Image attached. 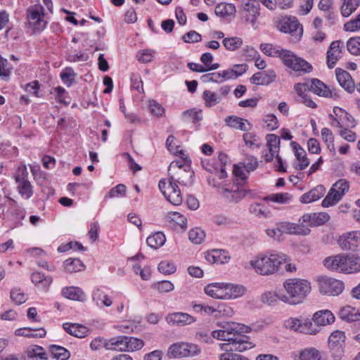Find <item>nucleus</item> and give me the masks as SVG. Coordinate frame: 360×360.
<instances>
[{
  "instance_id": "nucleus-58",
  "label": "nucleus",
  "mask_w": 360,
  "mask_h": 360,
  "mask_svg": "<svg viewBox=\"0 0 360 360\" xmlns=\"http://www.w3.org/2000/svg\"><path fill=\"white\" fill-rule=\"evenodd\" d=\"M348 51L354 56H360V37H352L347 41Z\"/></svg>"
},
{
  "instance_id": "nucleus-62",
  "label": "nucleus",
  "mask_w": 360,
  "mask_h": 360,
  "mask_svg": "<svg viewBox=\"0 0 360 360\" xmlns=\"http://www.w3.org/2000/svg\"><path fill=\"white\" fill-rule=\"evenodd\" d=\"M320 358L319 352L314 348L304 349L300 354V360H320Z\"/></svg>"
},
{
  "instance_id": "nucleus-31",
  "label": "nucleus",
  "mask_w": 360,
  "mask_h": 360,
  "mask_svg": "<svg viewBox=\"0 0 360 360\" xmlns=\"http://www.w3.org/2000/svg\"><path fill=\"white\" fill-rule=\"evenodd\" d=\"M224 290L226 300L238 298L246 292V289L243 285L229 283H225Z\"/></svg>"
},
{
  "instance_id": "nucleus-43",
  "label": "nucleus",
  "mask_w": 360,
  "mask_h": 360,
  "mask_svg": "<svg viewBox=\"0 0 360 360\" xmlns=\"http://www.w3.org/2000/svg\"><path fill=\"white\" fill-rule=\"evenodd\" d=\"M31 281L35 285L46 288L52 283V278L51 276H46L41 272H34L31 275Z\"/></svg>"
},
{
  "instance_id": "nucleus-15",
  "label": "nucleus",
  "mask_w": 360,
  "mask_h": 360,
  "mask_svg": "<svg viewBox=\"0 0 360 360\" xmlns=\"http://www.w3.org/2000/svg\"><path fill=\"white\" fill-rule=\"evenodd\" d=\"M167 322L172 326H184L195 321V319L187 313L174 312L166 316Z\"/></svg>"
},
{
  "instance_id": "nucleus-24",
  "label": "nucleus",
  "mask_w": 360,
  "mask_h": 360,
  "mask_svg": "<svg viewBox=\"0 0 360 360\" xmlns=\"http://www.w3.org/2000/svg\"><path fill=\"white\" fill-rule=\"evenodd\" d=\"M165 221L175 228L179 227L183 231L187 228V219L177 212H169L165 216Z\"/></svg>"
},
{
  "instance_id": "nucleus-55",
  "label": "nucleus",
  "mask_w": 360,
  "mask_h": 360,
  "mask_svg": "<svg viewBox=\"0 0 360 360\" xmlns=\"http://www.w3.org/2000/svg\"><path fill=\"white\" fill-rule=\"evenodd\" d=\"M292 199V195L288 193H273L265 198V200H270L274 202L285 204L290 202Z\"/></svg>"
},
{
  "instance_id": "nucleus-2",
  "label": "nucleus",
  "mask_w": 360,
  "mask_h": 360,
  "mask_svg": "<svg viewBox=\"0 0 360 360\" xmlns=\"http://www.w3.org/2000/svg\"><path fill=\"white\" fill-rule=\"evenodd\" d=\"M283 288L287 294L281 297V301L290 304L302 303L311 290L309 281L299 278L285 280Z\"/></svg>"
},
{
  "instance_id": "nucleus-6",
  "label": "nucleus",
  "mask_w": 360,
  "mask_h": 360,
  "mask_svg": "<svg viewBox=\"0 0 360 360\" xmlns=\"http://www.w3.org/2000/svg\"><path fill=\"white\" fill-rule=\"evenodd\" d=\"M173 180H174V176H170L168 183L160 180L158 186L165 198L171 204L179 205L183 202V197L179 186Z\"/></svg>"
},
{
  "instance_id": "nucleus-59",
  "label": "nucleus",
  "mask_w": 360,
  "mask_h": 360,
  "mask_svg": "<svg viewBox=\"0 0 360 360\" xmlns=\"http://www.w3.org/2000/svg\"><path fill=\"white\" fill-rule=\"evenodd\" d=\"M341 197L337 194L332 188L330 189L328 193L322 201V206L328 207L338 203L340 200Z\"/></svg>"
},
{
  "instance_id": "nucleus-35",
  "label": "nucleus",
  "mask_w": 360,
  "mask_h": 360,
  "mask_svg": "<svg viewBox=\"0 0 360 360\" xmlns=\"http://www.w3.org/2000/svg\"><path fill=\"white\" fill-rule=\"evenodd\" d=\"M313 320L319 326H326L335 321V316L329 310H321L314 314Z\"/></svg>"
},
{
  "instance_id": "nucleus-8",
  "label": "nucleus",
  "mask_w": 360,
  "mask_h": 360,
  "mask_svg": "<svg viewBox=\"0 0 360 360\" xmlns=\"http://www.w3.org/2000/svg\"><path fill=\"white\" fill-rule=\"evenodd\" d=\"M17 184V190L21 197L28 200L33 195V186L28 180V172L25 165L19 167L14 176Z\"/></svg>"
},
{
  "instance_id": "nucleus-25",
  "label": "nucleus",
  "mask_w": 360,
  "mask_h": 360,
  "mask_svg": "<svg viewBox=\"0 0 360 360\" xmlns=\"http://www.w3.org/2000/svg\"><path fill=\"white\" fill-rule=\"evenodd\" d=\"M225 283H212L205 287V292L215 299L226 300Z\"/></svg>"
},
{
  "instance_id": "nucleus-40",
  "label": "nucleus",
  "mask_w": 360,
  "mask_h": 360,
  "mask_svg": "<svg viewBox=\"0 0 360 360\" xmlns=\"http://www.w3.org/2000/svg\"><path fill=\"white\" fill-rule=\"evenodd\" d=\"M92 298L96 304L101 307H110L112 304L110 297L105 294L100 288H96L92 294Z\"/></svg>"
},
{
  "instance_id": "nucleus-23",
  "label": "nucleus",
  "mask_w": 360,
  "mask_h": 360,
  "mask_svg": "<svg viewBox=\"0 0 360 360\" xmlns=\"http://www.w3.org/2000/svg\"><path fill=\"white\" fill-rule=\"evenodd\" d=\"M335 75L338 83L342 88L350 93L354 90V82L348 72L336 68Z\"/></svg>"
},
{
  "instance_id": "nucleus-53",
  "label": "nucleus",
  "mask_w": 360,
  "mask_h": 360,
  "mask_svg": "<svg viewBox=\"0 0 360 360\" xmlns=\"http://www.w3.org/2000/svg\"><path fill=\"white\" fill-rule=\"evenodd\" d=\"M126 348L125 352H134L141 349L144 342L139 338L126 336Z\"/></svg>"
},
{
  "instance_id": "nucleus-7",
  "label": "nucleus",
  "mask_w": 360,
  "mask_h": 360,
  "mask_svg": "<svg viewBox=\"0 0 360 360\" xmlns=\"http://www.w3.org/2000/svg\"><path fill=\"white\" fill-rule=\"evenodd\" d=\"M200 348L195 344L188 342H177L172 345L167 352L170 358H184L199 354Z\"/></svg>"
},
{
  "instance_id": "nucleus-56",
  "label": "nucleus",
  "mask_w": 360,
  "mask_h": 360,
  "mask_svg": "<svg viewBox=\"0 0 360 360\" xmlns=\"http://www.w3.org/2000/svg\"><path fill=\"white\" fill-rule=\"evenodd\" d=\"M76 75L72 68H66L61 72L60 78L65 84L70 86L75 82Z\"/></svg>"
},
{
  "instance_id": "nucleus-3",
  "label": "nucleus",
  "mask_w": 360,
  "mask_h": 360,
  "mask_svg": "<svg viewBox=\"0 0 360 360\" xmlns=\"http://www.w3.org/2000/svg\"><path fill=\"white\" fill-rule=\"evenodd\" d=\"M27 26L34 32H40L44 30L47 22L44 18V9L40 4L29 6L26 11Z\"/></svg>"
},
{
  "instance_id": "nucleus-33",
  "label": "nucleus",
  "mask_w": 360,
  "mask_h": 360,
  "mask_svg": "<svg viewBox=\"0 0 360 360\" xmlns=\"http://www.w3.org/2000/svg\"><path fill=\"white\" fill-rule=\"evenodd\" d=\"M126 336L121 335L105 340L103 344L106 349L125 352Z\"/></svg>"
},
{
  "instance_id": "nucleus-20",
  "label": "nucleus",
  "mask_w": 360,
  "mask_h": 360,
  "mask_svg": "<svg viewBox=\"0 0 360 360\" xmlns=\"http://www.w3.org/2000/svg\"><path fill=\"white\" fill-rule=\"evenodd\" d=\"M280 226L283 234L286 233L306 236L310 233V229L303 224L285 221L280 223Z\"/></svg>"
},
{
  "instance_id": "nucleus-27",
  "label": "nucleus",
  "mask_w": 360,
  "mask_h": 360,
  "mask_svg": "<svg viewBox=\"0 0 360 360\" xmlns=\"http://www.w3.org/2000/svg\"><path fill=\"white\" fill-rule=\"evenodd\" d=\"M63 328L68 334L79 338H85L89 334V329L78 323H65L63 324Z\"/></svg>"
},
{
  "instance_id": "nucleus-50",
  "label": "nucleus",
  "mask_w": 360,
  "mask_h": 360,
  "mask_svg": "<svg viewBox=\"0 0 360 360\" xmlns=\"http://www.w3.org/2000/svg\"><path fill=\"white\" fill-rule=\"evenodd\" d=\"M222 43L227 50L234 51L241 47L243 40L238 37H226L223 39Z\"/></svg>"
},
{
  "instance_id": "nucleus-49",
  "label": "nucleus",
  "mask_w": 360,
  "mask_h": 360,
  "mask_svg": "<svg viewBox=\"0 0 360 360\" xmlns=\"http://www.w3.org/2000/svg\"><path fill=\"white\" fill-rule=\"evenodd\" d=\"M202 98L205 101L206 107L211 108L221 101V97L214 91L210 90H205L202 93Z\"/></svg>"
},
{
  "instance_id": "nucleus-30",
  "label": "nucleus",
  "mask_w": 360,
  "mask_h": 360,
  "mask_svg": "<svg viewBox=\"0 0 360 360\" xmlns=\"http://www.w3.org/2000/svg\"><path fill=\"white\" fill-rule=\"evenodd\" d=\"M345 274L360 272V257L357 255L345 254Z\"/></svg>"
},
{
  "instance_id": "nucleus-26",
  "label": "nucleus",
  "mask_w": 360,
  "mask_h": 360,
  "mask_svg": "<svg viewBox=\"0 0 360 360\" xmlns=\"http://www.w3.org/2000/svg\"><path fill=\"white\" fill-rule=\"evenodd\" d=\"M325 193L326 189L324 186L322 185H318L309 192L304 193L300 197V200L302 203H310L321 198L324 195Z\"/></svg>"
},
{
  "instance_id": "nucleus-19",
  "label": "nucleus",
  "mask_w": 360,
  "mask_h": 360,
  "mask_svg": "<svg viewBox=\"0 0 360 360\" xmlns=\"http://www.w3.org/2000/svg\"><path fill=\"white\" fill-rule=\"evenodd\" d=\"M310 91L323 97L337 98L336 93H333L323 82L318 79H312L310 82Z\"/></svg>"
},
{
  "instance_id": "nucleus-54",
  "label": "nucleus",
  "mask_w": 360,
  "mask_h": 360,
  "mask_svg": "<svg viewBox=\"0 0 360 360\" xmlns=\"http://www.w3.org/2000/svg\"><path fill=\"white\" fill-rule=\"evenodd\" d=\"M50 351L53 357L57 360H68L70 355L68 350L60 346L52 345Z\"/></svg>"
},
{
  "instance_id": "nucleus-9",
  "label": "nucleus",
  "mask_w": 360,
  "mask_h": 360,
  "mask_svg": "<svg viewBox=\"0 0 360 360\" xmlns=\"http://www.w3.org/2000/svg\"><path fill=\"white\" fill-rule=\"evenodd\" d=\"M345 334L342 330H335L328 338V347L332 357L340 360L345 353Z\"/></svg>"
},
{
  "instance_id": "nucleus-1",
  "label": "nucleus",
  "mask_w": 360,
  "mask_h": 360,
  "mask_svg": "<svg viewBox=\"0 0 360 360\" xmlns=\"http://www.w3.org/2000/svg\"><path fill=\"white\" fill-rule=\"evenodd\" d=\"M288 257L281 252H266L260 254L252 259L250 266L255 272L263 276H269L276 274L280 269V266L286 262Z\"/></svg>"
},
{
  "instance_id": "nucleus-22",
  "label": "nucleus",
  "mask_w": 360,
  "mask_h": 360,
  "mask_svg": "<svg viewBox=\"0 0 360 360\" xmlns=\"http://www.w3.org/2000/svg\"><path fill=\"white\" fill-rule=\"evenodd\" d=\"M205 258L211 264H225L229 262L230 257L224 250L214 249L205 252Z\"/></svg>"
},
{
  "instance_id": "nucleus-57",
  "label": "nucleus",
  "mask_w": 360,
  "mask_h": 360,
  "mask_svg": "<svg viewBox=\"0 0 360 360\" xmlns=\"http://www.w3.org/2000/svg\"><path fill=\"white\" fill-rule=\"evenodd\" d=\"M205 237V231L200 228L192 229L188 232L189 240L195 244H200Z\"/></svg>"
},
{
  "instance_id": "nucleus-45",
  "label": "nucleus",
  "mask_w": 360,
  "mask_h": 360,
  "mask_svg": "<svg viewBox=\"0 0 360 360\" xmlns=\"http://www.w3.org/2000/svg\"><path fill=\"white\" fill-rule=\"evenodd\" d=\"M261 51L266 56L271 57H278L281 58V53L285 49H281L280 46H274L271 44H262L260 45Z\"/></svg>"
},
{
  "instance_id": "nucleus-5",
  "label": "nucleus",
  "mask_w": 360,
  "mask_h": 360,
  "mask_svg": "<svg viewBox=\"0 0 360 360\" xmlns=\"http://www.w3.org/2000/svg\"><path fill=\"white\" fill-rule=\"evenodd\" d=\"M276 27L279 31L290 34L295 41H299L303 34L302 26L295 17H283L277 21Z\"/></svg>"
},
{
  "instance_id": "nucleus-48",
  "label": "nucleus",
  "mask_w": 360,
  "mask_h": 360,
  "mask_svg": "<svg viewBox=\"0 0 360 360\" xmlns=\"http://www.w3.org/2000/svg\"><path fill=\"white\" fill-rule=\"evenodd\" d=\"M333 112L337 117H342L344 120V127H354L356 125L355 120L343 109L335 107Z\"/></svg>"
},
{
  "instance_id": "nucleus-51",
  "label": "nucleus",
  "mask_w": 360,
  "mask_h": 360,
  "mask_svg": "<svg viewBox=\"0 0 360 360\" xmlns=\"http://www.w3.org/2000/svg\"><path fill=\"white\" fill-rule=\"evenodd\" d=\"M243 139L245 145L251 149L259 148L261 146L260 139L253 133H245L243 136Z\"/></svg>"
},
{
  "instance_id": "nucleus-14",
  "label": "nucleus",
  "mask_w": 360,
  "mask_h": 360,
  "mask_svg": "<svg viewBox=\"0 0 360 360\" xmlns=\"http://www.w3.org/2000/svg\"><path fill=\"white\" fill-rule=\"evenodd\" d=\"M341 44H342L343 43L340 40H337L331 42L329 46L327 51L326 60L327 65L330 69L333 68L342 57L343 45L341 47Z\"/></svg>"
},
{
  "instance_id": "nucleus-21",
  "label": "nucleus",
  "mask_w": 360,
  "mask_h": 360,
  "mask_svg": "<svg viewBox=\"0 0 360 360\" xmlns=\"http://www.w3.org/2000/svg\"><path fill=\"white\" fill-rule=\"evenodd\" d=\"M285 325L286 328L295 332L311 333L310 326H312V323L309 321L303 322L301 319L297 318H290L285 321Z\"/></svg>"
},
{
  "instance_id": "nucleus-47",
  "label": "nucleus",
  "mask_w": 360,
  "mask_h": 360,
  "mask_svg": "<svg viewBox=\"0 0 360 360\" xmlns=\"http://www.w3.org/2000/svg\"><path fill=\"white\" fill-rule=\"evenodd\" d=\"M166 241L165 236L162 232H156L147 238V244L154 248L158 249L162 246Z\"/></svg>"
},
{
  "instance_id": "nucleus-13",
  "label": "nucleus",
  "mask_w": 360,
  "mask_h": 360,
  "mask_svg": "<svg viewBox=\"0 0 360 360\" xmlns=\"http://www.w3.org/2000/svg\"><path fill=\"white\" fill-rule=\"evenodd\" d=\"M338 244L343 250L355 251L360 248V231H351L341 236Z\"/></svg>"
},
{
  "instance_id": "nucleus-44",
  "label": "nucleus",
  "mask_w": 360,
  "mask_h": 360,
  "mask_svg": "<svg viewBox=\"0 0 360 360\" xmlns=\"http://www.w3.org/2000/svg\"><path fill=\"white\" fill-rule=\"evenodd\" d=\"M342 5L340 8V12L342 16L349 17L360 6V0H342Z\"/></svg>"
},
{
  "instance_id": "nucleus-18",
  "label": "nucleus",
  "mask_w": 360,
  "mask_h": 360,
  "mask_svg": "<svg viewBox=\"0 0 360 360\" xmlns=\"http://www.w3.org/2000/svg\"><path fill=\"white\" fill-rule=\"evenodd\" d=\"M276 77V74L273 70H267L263 72L255 73L250 78L252 84L255 85H268L272 83Z\"/></svg>"
},
{
  "instance_id": "nucleus-52",
  "label": "nucleus",
  "mask_w": 360,
  "mask_h": 360,
  "mask_svg": "<svg viewBox=\"0 0 360 360\" xmlns=\"http://www.w3.org/2000/svg\"><path fill=\"white\" fill-rule=\"evenodd\" d=\"M266 146L269 153H278L280 149V139L274 134H267L266 136Z\"/></svg>"
},
{
  "instance_id": "nucleus-42",
  "label": "nucleus",
  "mask_w": 360,
  "mask_h": 360,
  "mask_svg": "<svg viewBox=\"0 0 360 360\" xmlns=\"http://www.w3.org/2000/svg\"><path fill=\"white\" fill-rule=\"evenodd\" d=\"M236 7L232 4H219L216 6L214 13L217 16L225 18L235 15Z\"/></svg>"
},
{
  "instance_id": "nucleus-34",
  "label": "nucleus",
  "mask_w": 360,
  "mask_h": 360,
  "mask_svg": "<svg viewBox=\"0 0 360 360\" xmlns=\"http://www.w3.org/2000/svg\"><path fill=\"white\" fill-rule=\"evenodd\" d=\"M62 295L69 300L76 301H84L86 295L84 292L78 287L70 286L62 290Z\"/></svg>"
},
{
  "instance_id": "nucleus-64",
  "label": "nucleus",
  "mask_w": 360,
  "mask_h": 360,
  "mask_svg": "<svg viewBox=\"0 0 360 360\" xmlns=\"http://www.w3.org/2000/svg\"><path fill=\"white\" fill-rule=\"evenodd\" d=\"M243 167L248 172L255 171L259 166V161L257 158L252 156L247 155L243 162Z\"/></svg>"
},
{
  "instance_id": "nucleus-29",
  "label": "nucleus",
  "mask_w": 360,
  "mask_h": 360,
  "mask_svg": "<svg viewBox=\"0 0 360 360\" xmlns=\"http://www.w3.org/2000/svg\"><path fill=\"white\" fill-rule=\"evenodd\" d=\"M225 122L230 127L244 131H248L252 127V124L247 120L236 115L228 116L225 118Z\"/></svg>"
},
{
  "instance_id": "nucleus-63",
  "label": "nucleus",
  "mask_w": 360,
  "mask_h": 360,
  "mask_svg": "<svg viewBox=\"0 0 360 360\" xmlns=\"http://www.w3.org/2000/svg\"><path fill=\"white\" fill-rule=\"evenodd\" d=\"M321 137L323 141L327 144L328 148L330 150L335 151L334 137L332 131L327 127L323 128L321 129Z\"/></svg>"
},
{
  "instance_id": "nucleus-37",
  "label": "nucleus",
  "mask_w": 360,
  "mask_h": 360,
  "mask_svg": "<svg viewBox=\"0 0 360 360\" xmlns=\"http://www.w3.org/2000/svg\"><path fill=\"white\" fill-rule=\"evenodd\" d=\"M339 317L348 322H354L360 320V313L355 308L350 306L342 307L339 311Z\"/></svg>"
},
{
  "instance_id": "nucleus-46",
  "label": "nucleus",
  "mask_w": 360,
  "mask_h": 360,
  "mask_svg": "<svg viewBox=\"0 0 360 360\" xmlns=\"http://www.w3.org/2000/svg\"><path fill=\"white\" fill-rule=\"evenodd\" d=\"M63 266L66 272L72 274L82 271L84 266L80 259L70 258L64 262Z\"/></svg>"
},
{
  "instance_id": "nucleus-60",
  "label": "nucleus",
  "mask_w": 360,
  "mask_h": 360,
  "mask_svg": "<svg viewBox=\"0 0 360 360\" xmlns=\"http://www.w3.org/2000/svg\"><path fill=\"white\" fill-rule=\"evenodd\" d=\"M13 67L8 61L0 55V78L7 79L11 72Z\"/></svg>"
},
{
  "instance_id": "nucleus-4",
  "label": "nucleus",
  "mask_w": 360,
  "mask_h": 360,
  "mask_svg": "<svg viewBox=\"0 0 360 360\" xmlns=\"http://www.w3.org/2000/svg\"><path fill=\"white\" fill-rule=\"evenodd\" d=\"M281 60L287 68L300 74L308 73L312 70L311 64L290 50L285 49L283 51Z\"/></svg>"
},
{
  "instance_id": "nucleus-12",
  "label": "nucleus",
  "mask_w": 360,
  "mask_h": 360,
  "mask_svg": "<svg viewBox=\"0 0 360 360\" xmlns=\"http://www.w3.org/2000/svg\"><path fill=\"white\" fill-rule=\"evenodd\" d=\"M217 326L221 328L231 338L245 336L243 333H248L251 330L249 326L236 322L219 321L217 323Z\"/></svg>"
},
{
  "instance_id": "nucleus-36",
  "label": "nucleus",
  "mask_w": 360,
  "mask_h": 360,
  "mask_svg": "<svg viewBox=\"0 0 360 360\" xmlns=\"http://www.w3.org/2000/svg\"><path fill=\"white\" fill-rule=\"evenodd\" d=\"M46 330L41 328H18L15 331V335L17 336H23L26 338H44L46 335Z\"/></svg>"
},
{
  "instance_id": "nucleus-10",
  "label": "nucleus",
  "mask_w": 360,
  "mask_h": 360,
  "mask_svg": "<svg viewBox=\"0 0 360 360\" xmlns=\"http://www.w3.org/2000/svg\"><path fill=\"white\" fill-rule=\"evenodd\" d=\"M319 291L321 294L336 296L341 294L345 288V285L341 281L322 276L318 279Z\"/></svg>"
},
{
  "instance_id": "nucleus-28",
  "label": "nucleus",
  "mask_w": 360,
  "mask_h": 360,
  "mask_svg": "<svg viewBox=\"0 0 360 360\" xmlns=\"http://www.w3.org/2000/svg\"><path fill=\"white\" fill-rule=\"evenodd\" d=\"M291 146L295 151V155L299 163L295 166L298 170H303L309 165V160L307 157L305 150L296 142H292Z\"/></svg>"
},
{
  "instance_id": "nucleus-41",
  "label": "nucleus",
  "mask_w": 360,
  "mask_h": 360,
  "mask_svg": "<svg viewBox=\"0 0 360 360\" xmlns=\"http://www.w3.org/2000/svg\"><path fill=\"white\" fill-rule=\"evenodd\" d=\"M193 176V172L190 169H182L181 167H179L176 177H174V180L173 181L176 183L178 182L180 184L188 186L192 184Z\"/></svg>"
},
{
  "instance_id": "nucleus-32",
  "label": "nucleus",
  "mask_w": 360,
  "mask_h": 360,
  "mask_svg": "<svg viewBox=\"0 0 360 360\" xmlns=\"http://www.w3.org/2000/svg\"><path fill=\"white\" fill-rule=\"evenodd\" d=\"M233 186L231 189L227 188H222V195L230 202H238L245 198L247 192L243 189H238V187Z\"/></svg>"
},
{
  "instance_id": "nucleus-38",
  "label": "nucleus",
  "mask_w": 360,
  "mask_h": 360,
  "mask_svg": "<svg viewBox=\"0 0 360 360\" xmlns=\"http://www.w3.org/2000/svg\"><path fill=\"white\" fill-rule=\"evenodd\" d=\"M181 118L185 122L196 124L202 120V110L195 108L185 110L181 114Z\"/></svg>"
},
{
  "instance_id": "nucleus-39",
  "label": "nucleus",
  "mask_w": 360,
  "mask_h": 360,
  "mask_svg": "<svg viewBox=\"0 0 360 360\" xmlns=\"http://www.w3.org/2000/svg\"><path fill=\"white\" fill-rule=\"evenodd\" d=\"M26 353L29 360H47L46 352L40 346H31L27 349Z\"/></svg>"
},
{
  "instance_id": "nucleus-17",
  "label": "nucleus",
  "mask_w": 360,
  "mask_h": 360,
  "mask_svg": "<svg viewBox=\"0 0 360 360\" xmlns=\"http://www.w3.org/2000/svg\"><path fill=\"white\" fill-rule=\"evenodd\" d=\"M259 15L258 4H255L254 3L248 2L244 5L242 18L244 20L245 22L250 23L252 26H255Z\"/></svg>"
},
{
  "instance_id": "nucleus-61",
  "label": "nucleus",
  "mask_w": 360,
  "mask_h": 360,
  "mask_svg": "<svg viewBox=\"0 0 360 360\" xmlns=\"http://www.w3.org/2000/svg\"><path fill=\"white\" fill-rule=\"evenodd\" d=\"M349 184L346 179H340L331 188L341 198L348 191Z\"/></svg>"
},
{
  "instance_id": "nucleus-11",
  "label": "nucleus",
  "mask_w": 360,
  "mask_h": 360,
  "mask_svg": "<svg viewBox=\"0 0 360 360\" xmlns=\"http://www.w3.org/2000/svg\"><path fill=\"white\" fill-rule=\"evenodd\" d=\"M219 344L221 350L224 353H233V352H243L254 347V344L249 340L248 336H238L231 341Z\"/></svg>"
},
{
  "instance_id": "nucleus-16",
  "label": "nucleus",
  "mask_w": 360,
  "mask_h": 360,
  "mask_svg": "<svg viewBox=\"0 0 360 360\" xmlns=\"http://www.w3.org/2000/svg\"><path fill=\"white\" fill-rule=\"evenodd\" d=\"M323 264L330 270L345 274V254L328 257L324 259Z\"/></svg>"
}]
</instances>
